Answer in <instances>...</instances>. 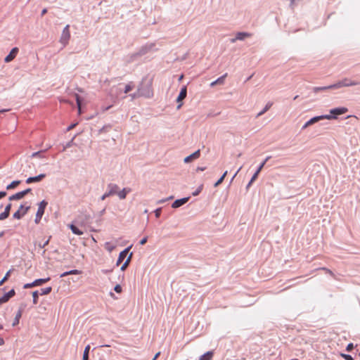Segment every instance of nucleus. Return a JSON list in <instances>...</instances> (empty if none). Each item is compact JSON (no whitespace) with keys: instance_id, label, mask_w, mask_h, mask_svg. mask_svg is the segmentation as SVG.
<instances>
[{"instance_id":"nucleus-47","label":"nucleus","mask_w":360,"mask_h":360,"mask_svg":"<svg viewBox=\"0 0 360 360\" xmlns=\"http://www.w3.org/2000/svg\"><path fill=\"white\" fill-rule=\"evenodd\" d=\"M160 212H161V210L159 208V209H157L155 210V217H160Z\"/></svg>"},{"instance_id":"nucleus-2","label":"nucleus","mask_w":360,"mask_h":360,"mask_svg":"<svg viewBox=\"0 0 360 360\" xmlns=\"http://www.w3.org/2000/svg\"><path fill=\"white\" fill-rule=\"evenodd\" d=\"M48 205V202L45 200H42L39 204L38 207V210L36 214V218H35V222L38 224L39 221L41 220L44 213L45 208L46 205Z\"/></svg>"},{"instance_id":"nucleus-60","label":"nucleus","mask_w":360,"mask_h":360,"mask_svg":"<svg viewBox=\"0 0 360 360\" xmlns=\"http://www.w3.org/2000/svg\"><path fill=\"white\" fill-rule=\"evenodd\" d=\"M183 78V75H181V77H179V80H181Z\"/></svg>"},{"instance_id":"nucleus-45","label":"nucleus","mask_w":360,"mask_h":360,"mask_svg":"<svg viewBox=\"0 0 360 360\" xmlns=\"http://www.w3.org/2000/svg\"><path fill=\"white\" fill-rule=\"evenodd\" d=\"M147 240H148V237H144L143 238H142L141 240H140V244L141 245H145L146 243H147Z\"/></svg>"},{"instance_id":"nucleus-1","label":"nucleus","mask_w":360,"mask_h":360,"mask_svg":"<svg viewBox=\"0 0 360 360\" xmlns=\"http://www.w3.org/2000/svg\"><path fill=\"white\" fill-rule=\"evenodd\" d=\"M359 84V83L356 81H353V80H351L350 79L345 78L334 84H331L330 87H333L334 89H339L341 87L356 86Z\"/></svg>"},{"instance_id":"nucleus-42","label":"nucleus","mask_w":360,"mask_h":360,"mask_svg":"<svg viewBox=\"0 0 360 360\" xmlns=\"http://www.w3.org/2000/svg\"><path fill=\"white\" fill-rule=\"evenodd\" d=\"M11 209V203H9V204H8V205L6 206L4 212H6V213H8V214H10Z\"/></svg>"},{"instance_id":"nucleus-14","label":"nucleus","mask_w":360,"mask_h":360,"mask_svg":"<svg viewBox=\"0 0 360 360\" xmlns=\"http://www.w3.org/2000/svg\"><path fill=\"white\" fill-rule=\"evenodd\" d=\"M45 176H46V174H41L37 176L29 177L28 179H27L26 183L31 184V183H34V182H39V181H41Z\"/></svg>"},{"instance_id":"nucleus-55","label":"nucleus","mask_w":360,"mask_h":360,"mask_svg":"<svg viewBox=\"0 0 360 360\" xmlns=\"http://www.w3.org/2000/svg\"><path fill=\"white\" fill-rule=\"evenodd\" d=\"M46 12H47L46 8L43 9V10H42V12H41V15H44V14H46Z\"/></svg>"},{"instance_id":"nucleus-26","label":"nucleus","mask_w":360,"mask_h":360,"mask_svg":"<svg viewBox=\"0 0 360 360\" xmlns=\"http://www.w3.org/2000/svg\"><path fill=\"white\" fill-rule=\"evenodd\" d=\"M22 316V310H19L15 315L13 326H15L19 323L20 319Z\"/></svg>"},{"instance_id":"nucleus-54","label":"nucleus","mask_w":360,"mask_h":360,"mask_svg":"<svg viewBox=\"0 0 360 360\" xmlns=\"http://www.w3.org/2000/svg\"><path fill=\"white\" fill-rule=\"evenodd\" d=\"M4 344V340L3 338H0V346Z\"/></svg>"},{"instance_id":"nucleus-44","label":"nucleus","mask_w":360,"mask_h":360,"mask_svg":"<svg viewBox=\"0 0 360 360\" xmlns=\"http://www.w3.org/2000/svg\"><path fill=\"white\" fill-rule=\"evenodd\" d=\"M33 287H34L33 282L30 283H26L24 285V288H25V289H27V288H32Z\"/></svg>"},{"instance_id":"nucleus-51","label":"nucleus","mask_w":360,"mask_h":360,"mask_svg":"<svg viewBox=\"0 0 360 360\" xmlns=\"http://www.w3.org/2000/svg\"><path fill=\"white\" fill-rule=\"evenodd\" d=\"M310 125H311V124H310V123H309V121H307V122L304 124V125L303 126V129H305V128H307V127H309V126H310Z\"/></svg>"},{"instance_id":"nucleus-18","label":"nucleus","mask_w":360,"mask_h":360,"mask_svg":"<svg viewBox=\"0 0 360 360\" xmlns=\"http://www.w3.org/2000/svg\"><path fill=\"white\" fill-rule=\"evenodd\" d=\"M226 76H227V73L224 74V75H222L221 77H220L217 79H216L215 81L212 82L210 84V86H214L217 84H223L224 83V79L226 77Z\"/></svg>"},{"instance_id":"nucleus-7","label":"nucleus","mask_w":360,"mask_h":360,"mask_svg":"<svg viewBox=\"0 0 360 360\" xmlns=\"http://www.w3.org/2000/svg\"><path fill=\"white\" fill-rule=\"evenodd\" d=\"M347 112H348V108H345V107L333 108L330 110V112L331 114L330 115H332L333 117H335L334 119H336L337 115H343V114L346 113Z\"/></svg>"},{"instance_id":"nucleus-33","label":"nucleus","mask_w":360,"mask_h":360,"mask_svg":"<svg viewBox=\"0 0 360 360\" xmlns=\"http://www.w3.org/2000/svg\"><path fill=\"white\" fill-rule=\"evenodd\" d=\"M272 105V103H268L265 108H264V110L262 111H261L258 115L257 116H260L262 115H263L265 112H266Z\"/></svg>"},{"instance_id":"nucleus-38","label":"nucleus","mask_w":360,"mask_h":360,"mask_svg":"<svg viewBox=\"0 0 360 360\" xmlns=\"http://www.w3.org/2000/svg\"><path fill=\"white\" fill-rule=\"evenodd\" d=\"M31 156L32 158H44L41 151L33 153Z\"/></svg>"},{"instance_id":"nucleus-50","label":"nucleus","mask_w":360,"mask_h":360,"mask_svg":"<svg viewBox=\"0 0 360 360\" xmlns=\"http://www.w3.org/2000/svg\"><path fill=\"white\" fill-rule=\"evenodd\" d=\"M205 169H206V167H198L196 168V172L204 171V170H205Z\"/></svg>"},{"instance_id":"nucleus-10","label":"nucleus","mask_w":360,"mask_h":360,"mask_svg":"<svg viewBox=\"0 0 360 360\" xmlns=\"http://www.w3.org/2000/svg\"><path fill=\"white\" fill-rule=\"evenodd\" d=\"M333 118H335V117H333L332 115H321V116H316V117H312L311 119L309 120V123L311 124H314V123L320 121V120H331Z\"/></svg>"},{"instance_id":"nucleus-36","label":"nucleus","mask_w":360,"mask_h":360,"mask_svg":"<svg viewBox=\"0 0 360 360\" xmlns=\"http://www.w3.org/2000/svg\"><path fill=\"white\" fill-rule=\"evenodd\" d=\"M32 297H33V303L34 304H37L38 298H39L38 292L37 291L33 292H32Z\"/></svg>"},{"instance_id":"nucleus-17","label":"nucleus","mask_w":360,"mask_h":360,"mask_svg":"<svg viewBox=\"0 0 360 360\" xmlns=\"http://www.w3.org/2000/svg\"><path fill=\"white\" fill-rule=\"evenodd\" d=\"M108 193H110V195L117 194L118 192V190H119L118 186L115 184H108Z\"/></svg>"},{"instance_id":"nucleus-31","label":"nucleus","mask_w":360,"mask_h":360,"mask_svg":"<svg viewBox=\"0 0 360 360\" xmlns=\"http://www.w3.org/2000/svg\"><path fill=\"white\" fill-rule=\"evenodd\" d=\"M226 174H227V171H226L223 174V175L221 176V178H219V179L214 184V186L215 187L218 186L219 184H221L223 182V181L224 179V178L226 177Z\"/></svg>"},{"instance_id":"nucleus-29","label":"nucleus","mask_w":360,"mask_h":360,"mask_svg":"<svg viewBox=\"0 0 360 360\" xmlns=\"http://www.w3.org/2000/svg\"><path fill=\"white\" fill-rule=\"evenodd\" d=\"M12 269H10L4 276V277L0 281V286H1L9 278Z\"/></svg>"},{"instance_id":"nucleus-11","label":"nucleus","mask_w":360,"mask_h":360,"mask_svg":"<svg viewBox=\"0 0 360 360\" xmlns=\"http://www.w3.org/2000/svg\"><path fill=\"white\" fill-rule=\"evenodd\" d=\"M15 295V292L13 289L6 293L4 296L0 297V304L7 302L11 297Z\"/></svg>"},{"instance_id":"nucleus-23","label":"nucleus","mask_w":360,"mask_h":360,"mask_svg":"<svg viewBox=\"0 0 360 360\" xmlns=\"http://www.w3.org/2000/svg\"><path fill=\"white\" fill-rule=\"evenodd\" d=\"M331 85H329V86H321V87H314L313 88V91L314 93H318L319 91H325V90H328V89H334L333 87H330Z\"/></svg>"},{"instance_id":"nucleus-4","label":"nucleus","mask_w":360,"mask_h":360,"mask_svg":"<svg viewBox=\"0 0 360 360\" xmlns=\"http://www.w3.org/2000/svg\"><path fill=\"white\" fill-rule=\"evenodd\" d=\"M30 206L20 205L19 209L13 214L15 219H21L29 210Z\"/></svg>"},{"instance_id":"nucleus-27","label":"nucleus","mask_w":360,"mask_h":360,"mask_svg":"<svg viewBox=\"0 0 360 360\" xmlns=\"http://www.w3.org/2000/svg\"><path fill=\"white\" fill-rule=\"evenodd\" d=\"M20 184V181H13L9 185L6 186L7 190L13 189Z\"/></svg>"},{"instance_id":"nucleus-62","label":"nucleus","mask_w":360,"mask_h":360,"mask_svg":"<svg viewBox=\"0 0 360 360\" xmlns=\"http://www.w3.org/2000/svg\"><path fill=\"white\" fill-rule=\"evenodd\" d=\"M2 328H3L2 325H0V330H1Z\"/></svg>"},{"instance_id":"nucleus-57","label":"nucleus","mask_w":360,"mask_h":360,"mask_svg":"<svg viewBox=\"0 0 360 360\" xmlns=\"http://www.w3.org/2000/svg\"><path fill=\"white\" fill-rule=\"evenodd\" d=\"M49 243V240H47L43 245V247H44L45 245H46L47 244Z\"/></svg>"},{"instance_id":"nucleus-24","label":"nucleus","mask_w":360,"mask_h":360,"mask_svg":"<svg viewBox=\"0 0 360 360\" xmlns=\"http://www.w3.org/2000/svg\"><path fill=\"white\" fill-rule=\"evenodd\" d=\"M70 229L72 231L73 233L81 236L83 234V231H80L77 226L73 224L70 225Z\"/></svg>"},{"instance_id":"nucleus-6","label":"nucleus","mask_w":360,"mask_h":360,"mask_svg":"<svg viewBox=\"0 0 360 360\" xmlns=\"http://www.w3.org/2000/svg\"><path fill=\"white\" fill-rule=\"evenodd\" d=\"M30 191H31V188H27L25 191H20L14 195H12L11 196L9 197L8 199L11 201L20 200V199L23 198Z\"/></svg>"},{"instance_id":"nucleus-46","label":"nucleus","mask_w":360,"mask_h":360,"mask_svg":"<svg viewBox=\"0 0 360 360\" xmlns=\"http://www.w3.org/2000/svg\"><path fill=\"white\" fill-rule=\"evenodd\" d=\"M109 196H110V193H109L108 192H107V193H104V194L101 196V200H104L106 198H108V197H109Z\"/></svg>"},{"instance_id":"nucleus-13","label":"nucleus","mask_w":360,"mask_h":360,"mask_svg":"<svg viewBox=\"0 0 360 360\" xmlns=\"http://www.w3.org/2000/svg\"><path fill=\"white\" fill-rule=\"evenodd\" d=\"M252 34L248 32H238L236 38L231 39V42L234 43L236 40H243L246 37H250Z\"/></svg>"},{"instance_id":"nucleus-34","label":"nucleus","mask_w":360,"mask_h":360,"mask_svg":"<svg viewBox=\"0 0 360 360\" xmlns=\"http://www.w3.org/2000/svg\"><path fill=\"white\" fill-rule=\"evenodd\" d=\"M75 98H76L77 105L78 109H79V113H80L81 112V100H80V96L78 94H75Z\"/></svg>"},{"instance_id":"nucleus-15","label":"nucleus","mask_w":360,"mask_h":360,"mask_svg":"<svg viewBox=\"0 0 360 360\" xmlns=\"http://www.w3.org/2000/svg\"><path fill=\"white\" fill-rule=\"evenodd\" d=\"M188 200V198H184L179 200H176L172 205L173 208H177L184 205Z\"/></svg>"},{"instance_id":"nucleus-61","label":"nucleus","mask_w":360,"mask_h":360,"mask_svg":"<svg viewBox=\"0 0 360 360\" xmlns=\"http://www.w3.org/2000/svg\"><path fill=\"white\" fill-rule=\"evenodd\" d=\"M6 110H0V112H6Z\"/></svg>"},{"instance_id":"nucleus-3","label":"nucleus","mask_w":360,"mask_h":360,"mask_svg":"<svg viewBox=\"0 0 360 360\" xmlns=\"http://www.w3.org/2000/svg\"><path fill=\"white\" fill-rule=\"evenodd\" d=\"M70 26L68 25L65 27V28L63 30V33L60 37V42L65 46L70 38Z\"/></svg>"},{"instance_id":"nucleus-48","label":"nucleus","mask_w":360,"mask_h":360,"mask_svg":"<svg viewBox=\"0 0 360 360\" xmlns=\"http://www.w3.org/2000/svg\"><path fill=\"white\" fill-rule=\"evenodd\" d=\"M6 192L5 191H1L0 192V199L4 198L6 195Z\"/></svg>"},{"instance_id":"nucleus-43","label":"nucleus","mask_w":360,"mask_h":360,"mask_svg":"<svg viewBox=\"0 0 360 360\" xmlns=\"http://www.w3.org/2000/svg\"><path fill=\"white\" fill-rule=\"evenodd\" d=\"M354 349V345L352 343H349L347 345V347H346V350L347 352H350L352 351V349Z\"/></svg>"},{"instance_id":"nucleus-5","label":"nucleus","mask_w":360,"mask_h":360,"mask_svg":"<svg viewBox=\"0 0 360 360\" xmlns=\"http://www.w3.org/2000/svg\"><path fill=\"white\" fill-rule=\"evenodd\" d=\"M186 95L187 88L186 86H184L181 88V91L176 98V102L179 103L177 109L181 108V107L182 106L183 103H181V101L186 97Z\"/></svg>"},{"instance_id":"nucleus-30","label":"nucleus","mask_w":360,"mask_h":360,"mask_svg":"<svg viewBox=\"0 0 360 360\" xmlns=\"http://www.w3.org/2000/svg\"><path fill=\"white\" fill-rule=\"evenodd\" d=\"M131 255L132 254L131 253L130 255L129 256V257L127 259V260L125 261V262L122 264V266H121V270L122 271H124L126 269V268L128 266L130 261H131Z\"/></svg>"},{"instance_id":"nucleus-21","label":"nucleus","mask_w":360,"mask_h":360,"mask_svg":"<svg viewBox=\"0 0 360 360\" xmlns=\"http://www.w3.org/2000/svg\"><path fill=\"white\" fill-rule=\"evenodd\" d=\"M131 191L129 188H123L122 191L117 192V195L120 199L126 198L127 194Z\"/></svg>"},{"instance_id":"nucleus-28","label":"nucleus","mask_w":360,"mask_h":360,"mask_svg":"<svg viewBox=\"0 0 360 360\" xmlns=\"http://www.w3.org/2000/svg\"><path fill=\"white\" fill-rule=\"evenodd\" d=\"M89 350H90V345L86 346L84 351L82 360H88L89 359Z\"/></svg>"},{"instance_id":"nucleus-25","label":"nucleus","mask_w":360,"mask_h":360,"mask_svg":"<svg viewBox=\"0 0 360 360\" xmlns=\"http://www.w3.org/2000/svg\"><path fill=\"white\" fill-rule=\"evenodd\" d=\"M104 248L109 252H111L115 248V245L110 242H106L104 245Z\"/></svg>"},{"instance_id":"nucleus-32","label":"nucleus","mask_w":360,"mask_h":360,"mask_svg":"<svg viewBox=\"0 0 360 360\" xmlns=\"http://www.w3.org/2000/svg\"><path fill=\"white\" fill-rule=\"evenodd\" d=\"M51 290H52L51 287H47V288H43V289H41V295H48L51 292Z\"/></svg>"},{"instance_id":"nucleus-16","label":"nucleus","mask_w":360,"mask_h":360,"mask_svg":"<svg viewBox=\"0 0 360 360\" xmlns=\"http://www.w3.org/2000/svg\"><path fill=\"white\" fill-rule=\"evenodd\" d=\"M129 248H127L120 253L118 259L117 261V266H119L122 262V261L125 259V257H127V255L129 252Z\"/></svg>"},{"instance_id":"nucleus-59","label":"nucleus","mask_w":360,"mask_h":360,"mask_svg":"<svg viewBox=\"0 0 360 360\" xmlns=\"http://www.w3.org/2000/svg\"><path fill=\"white\" fill-rule=\"evenodd\" d=\"M297 98H298V96H295L294 97V100L297 99Z\"/></svg>"},{"instance_id":"nucleus-19","label":"nucleus","mask_w":360,"mask_h":360,"mask_svg":"<svg viewBox=\"0 0 360 360\" xmlns=\"http://www.w3.org/2000/svg\"><path fill=\"white\" fill-rule=\"evenodd\" d=\"M50 277H47L46 278H39V279H37L35 281H33L34 283V287L35 286H39V285H41L42 284L48 282L50 281Z\"/></svg>"},{"instance_id":"nucleus-9","label":"nucleus","mask_w":360,"mask_h":360,"mask_svg":"<svg viewBox=\"0 0 360 360\" xmlns=\"http://www.w3.org/2000/svg\"><path fill=\"white\" fill-rule=\"evenodd\" d=\"M200 150H198L195 152H194L193 153H192L191 155L186 157L184 160V162L185 163L191 162L194 160L198 159L200 158Z\"/></svg>"},{"instance_id":"nucleus-39","label":"nucleus","mask_w":360,"mask_h":360,"mask_svg":"<svg viewBox=\"0 0 360 360\" xmlns=\"http://www.w3.org/2000/svg\"><path fill=\"white\" fill-rule=\"evenodd\" d=\"M340 356L345 360H354L353 357L349 354H341Z\"/></svg>"},{"instance_id":"nucleus-22","label":"nucleus","mask_w":360,"mask_h":360,"mask_svg":"<svg viewBox=\"0 0 360 360\" xmlns=\"http://www.w3.org/2000/svg\"><path fill=\"white\" fill-rule=\"evenodd\" d=\"M81 273H82L81 271L77 270V269H74V270H71V271H65V272L63 273L60 275V277H65L68 275H78V274H80Z\"/></svg>"},{"instance_id":"nucleus-20","label":"nucleus","mask_w":360,"mask_h":360,"mask_svg":"<svg viewBox=\"0 0 360 360\" xmlns=\"http://www.w3.org/2000/svg\"><path fill=\"white\" fill-rule=\"evenodd\" d=\"M213 355H214L213 352L209 351V352H206L205 354H204L203 355H202L200 357L199 360H212Z\"/></svg>"},{"instance_id":"nucleus-8","label":"nucleus","mask_w":360,"mask_h":360,"mask_svg":"<svg viewBox=\"0 0 360 360\" xmlns=\"http://www.w3.org/2000/svg\"><path fill=\"white\" fill-rule=\"evenodd\" d=\"M270 156L267 157L264 161L259 165V168L257 169V170L256 171V172L254 174V175L252 176L251 180L250 181L248 186H250L257 179V176L259 174V172H261V170L262 169V168L264 167V165L266 164V162L270 159Z\"/></svg>"},{"instance_id":"nucleus-41","label":"nucleus","mask_w":360,"mask_h":360,"mask_svg":"<svg viewBox=\"0 0 360 360\" xmlns=\"http://www.w3.org/2000/svg\"><path fill=\"white\" fill-rule=\"evenodd\" d=\"M114 290H115V291L116 292H117V293H120V292H122V290L121 285H119V284H117V285H116L115 286Z\"/></svg>"},{"instance_id":"nucleus-49","label":"nucleus","mask_w":360,"mask_h":360,"mask_svg":"<svg viewBox=\"0 0 360 360\" xmlns=\"http://www.w3.org/2000/svg\"><path fill=\"white\" fill-rule=\"evenodd\" d=\"M76 126V124H72L71 125H70L68 127V131H70L72 129H73L75 128V127Z\"/></svg>"},{"instance_id":"nucleus-53","label":"nucleus","mask_w":360,"mask_h":360,"mask_svg":"<svg viewBox=\"0 0 360 360\" xmlns=\"http://www.w3.org/2000/svg\"><path fill=\"white\" fill-rule=\"evenodd\" d=\"M241 168H242V167H240L238 169V171H237V172L235 173V174L233 175V179H234V178L236 176V175L238 174V173L239 172V171L241 169Z\"/></svg>"},{"instance_id":"nucleus-37","label":"nucleus","mask_w":360,"mask_h":360,"mask_svg":"<svg viewBox=\"0 0 360 360\" xmlns=\"http://www.w3.org/2000/svg\"><path fill=\"white\" fill-rule=\"evenodd\" d=\"M134 88V85L131 83H129L125 86L124 93L127 94L130 91H131Z\"/></svg>"},{"instance_id":"nucleus-52","label":"nucleus","mask_w":360,"mask_h":360,"mask_svg":"<svg viewBox=\"0 0 360 360\" xmlns=\"http://www.w3.org/2000/svg\"><path fill=\"white\" fill-rule=\"evenodd\" d=\"M160 352L156 353V354L155 355L154 358L152 360H156L158 358V356H160Z\"/></svg>"},{"instance_id":"nucleus-56","label":"nucleus","mask_w":360,"mask_h":360,"mask_svg":"<svg viewBox=\"0 0 360 360\" xmlns=\"http://www.w3.org/2000/svg\"><path fill=\"white\" fill-rule=\"evenodd\" d=\"M110 295L112 297H114V296H115V295H114V293H112V292H110Z\"/></svg>"},{"instance_id":"nucleus-58","label":"nucleus","mask_w":360,"mask_h":360,"mask_svg":"<svg viewBox=\"0 0 360 360\" xmlns=\"http://www.w3.org/2000/svg\"><path fill=\"white\" fill-rule=\"evenodd\" d=\"M3 235H4V232L0 233V238H1V236H3Z\"/></svg>"},{"instance_id":"nucleus-35","label":"nucleus","mask_w":360,"mask_h":360,"mask_svg":"<svg viewBox=\"0 0 360 360\" xmlns=\"http://www.w3.org/2000/svg\"><path fill=\"white\" fill-rule=\"evenodd\" d=\"M316 270H322V271H324L326 274H330V276H332L333 277L335 276L334 274L333 273V271L331 270H330L329 269H327L326 267H321V268H319V269H317Z\"/></svg>"},{"instance_id":"nucleus-12","label":"nucleus","mask_w":360,"mask_h":360,"mask_svg":"<svg viewBox=\"0 0 360 360\" xmlns=\"http://www.w3.org/2000/svg\"><path fill=\"white\" fill-rule=\"evenodd\" d=\"M18 53V49L17 47L12 49L9 54L4 58V61L6 63L12 61L16 57Z\"/></svg>"},{"instance_id":"nucleus-40","label":"nucleus","mask_w":360,"mask_h":360,"mask_svg":"<svg viewBox=\"0 0 360 360\" xmlns=\"http://www.w3.org/2000/svg\"><path fill=\"white\" fill-rule=\"evenodd\" d=\"M8 216H9V214L8 213H6V212L1 213L0 214V221L8 218Z\"/></svg>"}]
</instances>
